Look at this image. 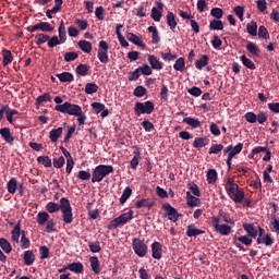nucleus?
<instances>
[{
    "label": "nucleus",
    "mask_w": 279,
    "mask_h": 279,
    "mask_svg": "<svg viewBox=\"0 0 279 279\" xmlns=\"http://www.w3.org/2000/svg\"><path fill=\"white\" fill-rule=\"evenodd\" d=\"M46 210L50 215L61 210L63 223H73V207H71V201L66 197H62L60 204L53 202L47 203Z\"/></svg>",
    "instance_id": "f257e3e1"
},
{
    "label": "nucleus",
    "mask_w": 279,
    "mask_h": 279,
    "mask_svg": "<svg viewBox=\"0 0 279 279\" xmlns=\"http://www.w3.org/2000/svg\"><path fill=\"white\" fill-rule=\"evenodd\" d=\"M110 173H114V167L110 165L96 166L92 173V183L101 182L104 178H108Z\"/></svg>",
    "instance_id": "f03ea898"
},
{
    "label": "nucleus",
    "mask_w": 279,
    "mask_h": 279,
    "mask_svg": "<svg viewBox=\"0 0 279 279\" xmlns=\"http://www.w3.org/2000/svg\"><path fill=\"white\" fill-rule=\"evenodd\" d=\"M134 219V210L130 209L128 213L121 214L119 217L111 220L108 225V230H117L120 226H125L129 221Z\"/></svg>",
    "instance_id": "7ed1b4c3"
},
{
    "label": "nucleus",
    "mask_w": 279,
    "mask_h": 279,
    "mask_svg": "<svg viewBox=\"0 0 279 279\" xmlns=\"http://www.w3.org/2000/svg\"><path fill=\"white\" fill-rule=\"evenodd\" d=\"M22 234V238H21ZM12 241H15V243H19V239H21V247L22 250H27L29 247V239L25 235V231H21V221H19L13 230L11 231Z\"/></svg>",
    "instance_id": "20e7f679"
},
{
    "label": "nucleus",
    "mask_w": 279,
    "mask_h": 279,
    "mask_svg": "<svg viewBox=\"0 0 279 279\" xmlns=\"http://www.w3.org/2000/svg\"><path fill=\"white\" fill-rule=\"evenodd\" d=\"M54 110H57V112H61L62 114H70V117H75L82 110V107H80V105L65 101L63 105H57Z\"/></svg>",
    "instance_id": "39448f33"
},
{
    "label": "nucleus",
    "mask_w": 279,
    "mask_h": 279,
    "mask_svg": "<svg viewBox=\"0 0 279 279\" xmlns=\"http://www.w3.org/2000/svg\"><path fill=\"white\" fill-rule=\"evenodd\" d=\"M155 110V105L151 100L145 102H136L134 107V112L136 117H141V114H151Z\"/></svg>",
    "instance_id": "423d86ee"
},
{
    "label": "nucleus",
    "mask_w": 279,
    "mask_h": 279,
    "mask_svg": "<svg viewBox=\"0 0 279 279\" xmlns=\"http://www.w3.org/2000/svg\"><path fill=\"white\" fill-rule=\"evenodd\" d=\"M132 248L140 258H145L147 256L148 247L147 244H145V241L134 238L132 241Z\"/></svg>",
    "instance_id": "0eeeda50"
},
{
    "label": "nucleus",
    "mask_w": 279,
    "mask_h": 279,
    "mask_svg": "<svg viewBox=\"0 0 279 279\" xmlns=\"http://www.w3.org/2000/svg\"><path fill=\"white\" fill-rule=\"evenodd\" d=\"M98 47L97 57L99 62H101V64H108V62H110V58L108 57V50L110 49V46L108 45V41H99Z\"/></svg>",
    "instance_id": "6e6552de"
},
{
    "label": "nucleus",
    "mask_w": 279,
    "mask_h": 279,
    "mask_svg": "<svg viewBox=\"0 0 279 279\" xmlns=\"http://www.w3.org/2000/svg\"><path fill=\"white\" fill-rule=\"evenodd\" d=\"M221 218L213 217L211 218V226L214 227L216 232H219L222 236H228L230 232H232V228L228 225H220Z\"/></svg>",
    "instance_id": "1a4fd4ad"
},
{
    "label": "nucleus",
    "mask_w": 279,
    "mask_h": 279,
    "mask_svg": "<svg viewBox=\"0 0 279 279\" xmlns=\"http://www.w3.org/2000/svg\"><path fill=\"white\" fill-rule=\"evenodd\" d=\"M162 208L166 210L163 217H168L169 221H172V223H175L178 219L182 217V215L178 213V209H175V207L171 206L169 203L163 204Z\"/></svg>",
    "instance_id": "9d476101"
},
{
    "label": "nucleus",
    "mask_w": 279,
    "mask_h": 279,
    "mask_svg": "<svg viewBox=\"0 0 279 279\" xmlns=\"http://www.w3.org/2000/svg\"><path fill=\"white\" fill-rule=\"evenodd\" d=\"M27 32H29L31 34H34V32H45V33H49V32H53V26H51L49 24V22H39L35 25L32 26H27Z\"/></svg>",
    "instance_id": "9b49d317"
},
{
    "label": "nucleus",
    "mask_w": 279,
    "mask_h": 279,
    "mask_svg": "<svg viewBox=\"0 0 279 279\" xmlns=\"http://www.w3.org/2000/svg\"><path fill=\"white\" fill-rule=\"evenodd\" d=\"M242 228L251 239H256V236H258V226L256 223L244 222Z\"/></svg>",
    "instance_id": "f8f14e48"
},
{
    "label": "nucleus",
    "mask_w": 279,
    "mask_h": 279,
    "mask_svg": "<svg viewBox=\"0 0 279 279\" xmlns=\"http://www.w3.org/2000/svg\"><path fill=\"white\" fill-rule=\"evenodd\" d=\"M165 4L162 2H156V7L151 9L150 17L156 21V23H160V19H162V9Z\"/></svg>",
    "instance_id": "ddd939ff"
},
{
    "label": "nucleus",
    "mask_w": 279,
    "mask_h": 279,
    "mask_svg": "<svg viewBox=\"0 0 279 279\" xmlns=\"http://www.w3.org/2000/svg\"><path fill=\"white\" fill-rule=\"evenodd\" d=\"M240 151H243L242 143H238L234 147L232 146V149L229 153V157L227 158V167L229 171L230 169H232V158H234V156H238Z\"/></svg>",
    "instance_id": "4468645a"
},
{
    "label": "nucleus",
    "mask_w": 279,
    "mask_h": 279,
    "mask_svg": "<svg viewBox=\"0 0 279 279\" xmlns=\"http://www.w3.org/2000/svg\"><path fill=\"white\" fill-rule=\"evenodd\" d=\"M147 61L148 64H150V69H155L156 71H162L165 66V64L154 54H148Z\"/></svg>",
    "instance_id": "2eb2a0df"
},
{
    "label": "nucleus",
    "mask_w": 279,
    "mask_h": 279,
    "mask_svg": "<svg viewBox=\"0 0 279 279\" xmlns=\"http://www.w3.org/2000/svg\"><path fill=\"white\" fill-rule=\"evenodd\" d=\"M226 191H227V194L229 195V197H232L233 193H236V192L240 191L239 190V184H236L234 182V179H232V178L227 179Z\"/></svg>",
    "instance_id": "dca6fc26"
},
{
    "label": "nucleus",
    "mask_w": 279,
    "mask_h": 279,
    "mask_svg": "<svg viewBox=\"0 0 279 279\" xmlns=\"http://www.w3.org/2000/svg\"><path fill=\"white\" fill-rule=\"evenodd\" d=\"M141 160H143V158L141 157V148L135 147L133 151V158L130 161L131 169L136 170Z\"/></svg>",
    "instance_id": "f3484780"
},
{
    "label": "nucleus",
    "mask_w": 279,
    "mask_h": 279,
    "mask_svg": "<svg viewBox=\"0 0 279 279\" xmlns=\"http://www.w3.org/2000/svg\"><path fill=\"white\" fill-rule=\"evenodd\" d=\"M0 136L8 143V145H14V137L12 136L10 128L0 129Z\"/></svg>",
    "instance_id": "a211bd4d"
},
{
    "label": "nucleus",
    "mask_w": 279,
    "mask_h": 279,
    "mask_svg": "<svg viewBox=\"0 0 279 279\" xmlns=\"http://www.w3.org/2000/svg\"><path fill=\"white\" fill-rule=\"evenodd\" d=\"M151 256L156 260H160L162 258V245L160 244V242H154L151 244Z\"/></svg>",
    "instance_id": "6ab92c4d"
},
{
    "label": "nucleus",
    "mask_w": 279,
    "mask_h": 279,
    "mask_svg": "<svg viewBox=\"0 0 279 279\" xmlns=\"http://www.w3.org/2000/svg\"><path fill=\"white\" fill-rule=\"evenodd\" d=\"M199 234H206V231L202 229H197L194 223L189 225L186 228V236L193 238V236H199Z\"/></svg>",
    "instance_id": "aec40b11"
},
{
    "label": "nucleus",
    "mask_w": 279,
    "mask_h": 279,
    "mask_svg": "<svg viewBox=\"0 0 279 279\" xmlns=\"http://www.w3.org/2000/svg\"><path fill=\"white\" fill-rule=\"evenodd\" d=\"M126 38L130 43H133V45H136V47H142L143 49L147 47V45L143 43V39H141V37L135 35L134 33H128Z\"/></svg>",
    "instance_id": "412c9836"
},
{
    "label": "nucleus",
    "mask_w": 279,
    "mask_h": 279,
    "mask_svg": "<svg viewBox=\"0 0 279 279\" xmlns=\"http://www.w3.org/2000/svg\"><path fill=\"white\" fill-rule=\"evenodd\" d=\"M89 263L92 271H94L96 276H99V274H101V265L99 264V258L97 256H92L89 257Z\"/></svg>",
    "instance_id": "4be33fe9"
},
{
    "label": "nucleus",
    "mask_w": 279,
    "mask_h": 279,
    "mask_svg": "<svg viewBox=\"0 0 279 279\" xmlns=\"http://www.w3.org/2000/svg\"><path fill=\"white\" fill-rule=\"evenodd\" d=\"M136 208H148L151 209L156 206V203L150 198H142L135 203Z\"/></svg>",
    "instance_id": "5701e85b"
},
{
    "label": "nucleus",
    "mask_w": 279,
    "mask_h": 279,
    "mask_svg": "<svg viewBox=\"0 0 279 279\" xmlns=\"http://www.w3.org/2000/svg\"><path fill=\"white\" fill-rule=\"evenodd\" d=\"M186 199L189 208H195L202 206V199L193 196L191 192H186Z\"/></svg>",
    "instance_id": "b1692460"
},
{
    "label": "nucleus",
    "mask_w": 279,
    "mask_h": 279,
    "mask_svg": "<svg viewBox=\"0 0 279 279\" xmlns=\"http://www.w3.org/2000/svg\"><path fill=\"white\" fill-rule=\"evenodd\" d=\"M167 25L171 29V32H175V27H178V21H175V14L173 12L168 11L167 15Z\"/></svg>",
    "instance_id": "393cba45"
},
{
    "label": "nucleus",
    "mask_w": 279,
    "mask_h": 279,
    "mask_svg": "<svg viewBox=\"0 0 279 279\" xmlns=\"http://www.w3.org/2000/svg\"><path fill=\"white\" fill-rule=\"evenodd\" d=\"M90 71V65L81 63L76 66L75 73L80 77H86Z\"/></svg>",
    "instance_id": "a878e982"
},
{
    "label": "nucleus",
    "mask_w": 279,
    "mask_h": 279,
    "mask_svg": "<svg viewBox=\"0 0 279 279\" xmlns=\"http://www.w3.org/2000/svg\"><path fill=\"white\" fill-rule=\"evenodd\" d=\"M1 56L3 58V60H2L3 66H8V64H12V62L14 61V57L12 56V51H10L8 49H3L2 52H1Z\"/></svg>",
    "instance_id": "bb28decb"
},
{
    "label": "nucleus",
    "mask_w": 279,
    "mask_h": 279,
    "mask_svg": "<svg viewBox=\"0 0 279 279\" xmlns=\"http://www.w3.org/2000/svg\"><path fill=\"white\" fill-rule=\"evenodd\" d=\"M62 132H64V129L62 128L52 129L49 132V138L51 143H58V140L60 138V136H62Z\"/></svg>",
    "instance_id": "cd10ccee"
},
{
    "label": "nucleus",
    "mask_w": 279,
    "mask_h": 279,
    "mask_svg": "<svg viewBox=\"0 0 279 279\" xmlns=\"http://www.w3.org/2000/svg\"><path fill=\"white\" fill-rule=\"evenodd\" d=\"M208 62H210V57H208V54H203L199 60L195 61V66L198 71H202L204 66H208Z\"/></svg>",
    "instance_id": "c85d7f7f"
},
{
    "label": "nucleus",
    "mask_w": 279,
    "mask_h": 279,
    "mask_svg": "<svg viewBox=\"0 0 279 279\" xmlns=\"http://www.w3.org/2000/svg\"><path fill=\"white\" fill-rule=\"evenodd\" d=\"M49 219H51V216H49V213H47V211H39L37 214L36 221H37L38 226H45L46 222L49 221Z\"/></svg>",
    "instance_id": "c756f323"
},
{
    "label": "nucleus",
    "mask_w": 279,
    "mask_h": 279,
    "mask_svg": "<svg viewBox=\"0 0 279 279\" xmlns=\"http://www.w3.org/2000/svg\"><path fill=\"white\" fill-rule=\"evenodd\" d=\"M69 271H73L74 274H82L84 271V264L81 262H74L68 265Z\"/></svg>",
    "instance_id": "7c9ffc66"
},
{
    "label": "nucleus",
    "mask_w": 279,
    "mask_h": 279,
    "mask_svg": "<svg viewBox=\"0 0 279 279\" xmlns=\"http://www.w3.org/2000/svg\"><path fill=\"white\" fill-rule=\"evenodd\" d=\"M274 238H271V234H265L263 238H257V244L263 245V243L266 245V247H271L274 245Z\"/></svg>",
    "instance_id": "2f4dec72"
},
{
    "label": "nucleus",
    "mask_w": 279,
    "mask_h": 279,
    "mask_svg": "<svg viewBox=\"0 0 279 279\" xmlns=\"http://www.w3.org/2000/svg\"><path fill=\"white\" fill-rule=\"evenodd\" d=\"M208 143H210V140H208L207 137H196L193 142V147L195 149H201L202 147H206Z\"/></svg>",
    "instance_id": "473e14b6"
},
{
    "label": "nucleus",
    "mask_w": 279,
    "mask_h": 279,
    "mask_svg": "<svg viewBox=\"0 0 279 279\" xmlns=\"http://www.w3.org/2000/svg\"><path fill=\"white\" fill-rule=\"evenodd\" d=\"M209 29L211 32H221V31H223V22L221 20H213V21H210Z\"/></svg>",
    "instance_id": "72a5a7b5"
},
{
    "label": "nucleus",
    "mask_w": 279,
    "mask_h": 279,
    "mask_svg": "<svg viewBox=\"0 0 279 279\" xmlns=\"http://www.w3.org/2000/svg\"><path fill=\"white\" fill-rule=\"evenodd\" d=\"M77 45L84 53H90V51H93V44L88 40H80Z\"/></svg>",
    "instance_id": "f704fd0d"
},
{
    "label": "nucleus",
    "mask_w": 279,
    "mask_h": 279,
    "mask_svg": "<svg viewBox=\"0 0 279 279\" xmlns=\"http://www.w3.org/2000/svg\"><path fill=\"white\" fill-rule=\"evenodd\" d=\"M183 123H186V125H190L194 130H196L197 128H202V122L198 119L191 117L184 118Z\"/></svg>",
    "instance_id": "c9c22d12"
},
{
    "label": "nucleus",
    "mask_w": 279,
    "mask_h": 279,
    "mask_svg": "<svg viewBox=\"0 0 279 279\" xmlns=\"http://www.w3.org/2000/svg\"><path fill=\"white\" fill-rule=\"evenodd\" d=\"M56 77H58L59 82H63V83H71L74 80L73 73L71 72H63L60 74H57Z\"/></svg>",
    "instance_id": "e433bc0d"
},
{
    "label": "nucleus",
    "mask_w": 279,
    "mask_h": 279,
    "mask_svg": "<svg viewBox=\"0 0 279 279\" xmlns=\"http://www.w3.org/2000/svg\"><path fill=\"white\" fill-rule=\"evenodd\" d=\"M58 32L59 40L61 41V45H64V43H66V27L64 26V21H61Z\"/></svg>",
    "instance_id": "4c0bfd02"
},
{
    "label": "nucleus",
    "mask_w": 279,
    "mask_h": 279,
    "mask_svg": "<svg viewBox=\"0 0 279 279\" xmlns=\"http://www.w3.org/2000/svg\"><path fill=\"white\" fill-rule=\"evenodd\" d=\"M16 189H19V182L16 181V178H12L8 183H7V191L11 195H14L16 193Z\"/></svg>",
    "instance_id": "58836bf2"
},
{
    "label": "nucleus",
    "mask_w": 279,
    "mask_h": 279,
    "mask_svg": "<svg viewBox=\"0 0 279 279\" xmlns=\"http://www.w3.org/2000/svg\"><path fill=\"white\" fill-rule=\"evenodd\" d=\"M35 260L36 256L34 255V251H26L24 253V265H27V267H29L31 265H34Z\"/></svg>",
    "instance_id": "ea45409f"
},
{
    "label": "nucleus",
    "mask_w": 279,
    "mask_h": 279,
    "mask_svg": "<svg viewBox=\"0 0 279 279\" xmlns=\"http://www.w3.org/2000/svg\"><path fill=\"white\" fill-rule=\"evenodd\" d=\"M230 197L235 204H241L243 199H245V192L238 190V192L233 193Z\"/></svg>",
    "instance_id": "a19ab883"
},
{
    "label": "nucleus",
    "mask_w": 279,
    "mask_h": 279,
    "mask_svg": "<svg viewBox=\"0 0 279 279\" xmlns=\"http://www.w3.org/2000/svg\"><path fill=\"white\" fill-rule=\"evenodd\" d=\"M148 32H149L150 34H153V36H151V38H153V40H151L153 45H158V43H160V35H159V33H158V28H156V26H149V27H148Z\"/></svg>",
    "instance_id": "79ce46f5"
},
{
    "label": "nucleus",
    "mask_w": 279,
    "mask_h": 279,
    "mask_svg": "<svg viewBox=\"0 0 279 279\" xmlns=\"http://www.w3.org/2000/svg\"><path fill=\"white\" fill-rule=\"evenodd\" d=\"M45 43H49V35L39 33L35 36V45L40 47V45H45Z\"/></svg>",
    "instance_id": "37998d69"
},
{
    "label": "nucleus",
    "mask_w": 279,
    "mask_h": 279,
    "mask_svg": "<svg viewBox=\"0 0 279 279\" xmlns=\"http://www.w3.org/2000/svg\"><path fill=\"white\" fill-rule=\"evenodd\" d=\"M246 32L251 36H257L258 35V24L256 22L252 21L246 25Z\"/></svg>",
    "instance_id": "c03bdc74"
},
{
    "label": "nucleus",
    "mask_w": 279,
    "mask_h": 279,
    "mask_svg": "<svg viewBox=\"0 0 279 279\" xmlns=\"http://www.w3.org/2000/svg\"><path fill=\"white\" fill-rule=\"evenodd\" d=\"M246 49L248 51V53H251L252 56H256L258 57V54L260 53V49L258 48V46H256V44L248 41L246 44Z\"/></svg>",
    "instance_id": "a18cd8bd"
},
{
    "label": "nucleus",
    "mask_w": 279,
    "mask_h": 279,
    "mask_svg": "<svg viewBox=\"0 0 279 279\" xmlns=\"http://www.w3.org/2000/svg\"><path fill=\"white\" fill-rule=\"evenodd\" d=\"M174 71H180V73H184V70L186 69V63L184 61V58L180 57L174 65H173Z\"/></svg>",
    "instance_id": "49530a36"
},
{
    "label": "nucleus",
    "mask_w": 279,
    "mask_h": 279,
    "mask_svg": "<svg viewBox=\"0 0 279 279\" xmlns=\"http://www.w3.org/2000/svg\"><path fill=\"white\" fill-rule=\"evenodd\" d=\"M99 90V86L97 83H87L85 84V93L86 95H95Z\"/></svg>",
    "instance_id": "de8ad7c7"
},
{
    "label": "nucleus",
    "mask_w": 279,
    "mask_h": 279,
    "mask_svg": "<svg viewBox=\"0 0 279 279\" xmlns=\"http://www.w3.org/2000/svg\"><path fill=\"white\" fill-rule=\"evenodd\" d=\"M37 162H39V165H43L47 169H51L52 167L51 158L49 156H39L37 158Z\"/></svg>",
    "instance_id": "09e8293b"
},
{
    "label": "nucleus",
    "mask_w": 279,
    "mask_h": 279,
    "mask_svg": "<svg viewBox=\"0 0 279 279\" xmlns=\"http://www.w3.org/2000/svg\"><path fill=\"white\" fill-rule=\"evenodd\" d=\"M132 197V187L126 186L120 197V204L121 206H123V204H125V202H128V198Z\"/></svg>",
    "instance_id": "8fccbe9b"
},
{
    "label": "nucleus",
    "mask_w": 279,
    "mask_h": 279,
    "mask_svg": "<svg viewBox=\"0 0 279 279\" xmlns=\"http://www.w3.org/2000/svg\"><path fill=\"white\" fill-rule=\"evenodd\" d=\"M0 247L5 254H10L12 252V244H10L5 238L0 239Z\"/></svg>",
    "instance_id": "3c124183"
},
{
    "label": "nucleus",
    "mask_w": 279,
    "mask_h": 279,
    "mask_svg": "<svg viewBox=\"0 0 279 279\" xmlns=\"http://www.w3.org/2000/svg\"><path fill=\"white\" fill-rule=\"evenodd\" d=\"M241 62L246 66V69H250L251 71H256V64H254V61L251 59H247L245 54L241 57Z\"/></svg>",
    "instance_id": "603ef678"
},
{
    "label": "nucleus",
    "mask_w": 279,
    "mask_h": 279,
    "mask_svg": "<svg viewBox=\"0 0 279 279\" xmlns=\"http://www.w3.org/2000/svg\"><path fill=\"white\" fill-rule=\"evenodd\" d=\"M207 182L208 184H215V182H217V170L209 169L207 171Z\"/></svg>",
    "instance_id": "864d4df0"
},
{
    "label": "nucleus",
    "mask_w": 279,
    "mask_h": 279,
    "mask_svg": "<svg viewBox=\"0 0 279 279\" xmlns=\"http://www.w3.org/2000/svg\"><path fill=\"white\" fill-rule=\"evenodd\" d=\"M134 97H145V95H147V88H145L143 85H138L137 87H135L134 92H133Z\"/></svg>",
    "instance_id": "5fc2aeb1"
},
{
    "label": "nucleus",
    "mask_w": 279,
    "mask_h": 279,
    "mask_svg": "<svg viewBox=\"0 0 279 279\" xmlns=\"http://www.w3.org/2000/svg\"><path fill=\"white\" fill-rule=\"evenodd\" d=\"M210 15L214 16V19H216L217 21H219L220 19H223V9L213 8L210 10Z\"/></svg>",
    "instance_id": "6e6d98bb"
},
{
    "label": "nucleus",
    "mask_w": 279,
    "mask_h": 279,
    "mask_svg": "<svg viewBox=\"0 0 279 279\" xmlns=\"http://www.w3.org/2000/svg\"><path fill=\"white\" fill-rule=\"evenodd\" d=\"M234 241H239L240 243H242V245H246L247 247L252 245V238H250L248 235L235 236Z\"/></svg>",
    "instance_id": "4d7b16f0"
},
{
    "label": "nucleus",
    "mask_w": 279,
    "mask_h": 279,
    "mask_svg": "<svg viewBox=\"0 0 279 279\" xmlns=\"http://www.w3.org/2000/svg\"><path fill=\"white\" fill-rule=\"evenodd\" d=\"M47 45L50 49H53L54 47H58V45H62V41L59 40L58 36H49Z\"/></svg>",
    "instance_id": "13d9d810"
},
{
    "label": "nucleus",
    "mask_w": 279,
    "mask_h": 279,
    "mask_svg": "<svg viewBox=\"0 0 279 279\" xmlns=\"http://www.w3.org/2000/svg\"><path fill=\"white\" fill-rule=\"evenodd\" d=\"M47 101H51V94L45 93L44 95H40L36 99V105L40 106V104H45Z\"/></svg>",
    "instance_id": "bf43d9fd"
},
{
    "label": "nucleus",
    "mask_w": 279,
    "mask_h": 279,
    "mask_svg": "<svg viewBox=\"0 0 279 279\" xmlns=\"http://www.w3.org/2000/svg\"><path fill=\"white\" fill-rule=\"evenodd\" d=\"M88 247L90 252H93V254H99V252H101V244L99 243V241L90 242L88 244Z\"/></svg>",
    "instance_id": "052dcab7"
},
{
    "label": "nucleus",
    "mask_w": 279,
    "mask_h": 279,
    "mask_svg": "<svg viewBox=\"0 0 279 279\" xmlns=\"http://www.w3.org/2000/svg\"><path fill=\"white\" fill-rule=\"evenodd\" d=\"M77 58H80V54H77V52H75V51L64 53L65 62H75V60H77Z\"/></svg>",
    "instance_id": "680f3d73"
},
{
    "label": "nucleus",
    "mask_w": 279,
    "mask_h": 279,
    "mask_svg": "<svg viewBox=\"0 0 279 279\" xmlns=\"http://www.w3.org/2000/svg\"><path fill=\"white\" fill-rule=\"evenodd\" d=\"M64 162H66V160L64 159L63 156L52 159V165L54 169H62V167H64Z\"/></svg>",
    "instance_id": "e2e57ef3"
},
{
    "label": "nucleus",
    "mask_w": 279,
    "mask_h": 279,
    "mask_svg": "<svg viewBox=\"0 0 279 279\" xmlns=\"http://www.w3.org/2000/svg\"><path fill=\"white\" fill-rule=\"evenodd\" d=\"M56 231V221L53 219H49L47 222H46V232L48 234H51L52 232Z\"/></svg>",
    "instance_id": "0e129e2a"
},
{
    "label": "nucleus",
    "mask_w": 279,
    "mask_h": 279,
    "mask_svg": "<svg viewBox=\"0 0 279 279\" xmlns=\"http://www.w3.org/2000/svg\"><path fill=\"white\" fill-rule=\"evenodd\" d=\"M244 119H245V121H247V123H256L257 116H256V113L248 111L244 114Z\"/></svg>",
    "instance_id": "69168bd1"
},
{
    "label": "nucleus",
    "mask_w": 279,
    "mask_h": 279,
    "mask_svg": "<svg viewBox=\"0 0 279 279\" xmlns=\"http://www.w3.org/2000/svg\"><path fill=\"white\" fill-rule=\"evenodd\" d=\"M138 70L141 75H151V73H154L151 68L148 66L147 64H143L142 66H138Z\"/></svg>",
    "instance_id": "338daca9"
},
{
    "label": "nucleus",
    "mask_w": 279,
    "mask_h": 279,
    "mask_svg": "<svg viewBox=\"0 0 279 279\" xmlns=\"http://www.w3.org/2000/svg\"><path fill=\"white\" fill-rule=\"evenodd\" d=\"M270 226L272 232H277L279 234V220L276 218V216H271Z\"/></svg>",
    "instance_id": "774afa93"
}]
</instances>
